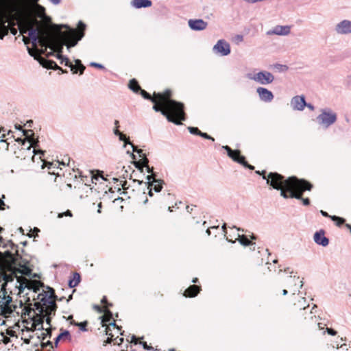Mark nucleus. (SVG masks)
Here are the masks:
<instances>
[{
    "mask_svg": "<svg viewBox=\"0 0 351 351\" xmlns=\"http://www.w3.org/2000/svg\"><path fill=\"white\" fill-rule=\"evenodd\" d=\"M289 279L290 280L293 281V282H294L295 285H296L297 282L299 280V277H296V276L292 277L291 276H290L289 277Z\"/></svg>",
    "mask_w": 351,
    "mask_h": 351,
    "instance_id": "59",
    "label": "nucleus"
},
{
    "mask_svg": "<svg viewBox=\"0 0 351 351\" xmlns=\"http://www.w3.org/2000/svg\"><path fill=\"white\" fill-rule=\"evenodd\" d=\"M164 183V181L161 180V182L154 183L152 186V190H154L155 192L158 193L160 192L162 189V184Z\"/></svg>",
    "mask_w": 351,
    "mask_h": 351,
    "instance_id": "41",
    "label": "nucleus"
},
{
    "mask_svg": "<svg viewBox=\"0 0 351 351\" xmlns=\"http://www.w3.org/2000/svg\"><path fill=\"white\" fill-rule=\"evenodd\" d=\"M236 40L238 41V42H241L243 41V36L242 35H237L236 36Z\"/></svg>",
    "mask_w": 351,
    "mask_h": 351,
    "instance_id": "64",
    "label": "nucleus"
},
{
    "mask_svg": "<svg viewBox=\"0 0 351 351\" xmlns=\"http://www.w3.org/2000/svg\"><path fill=\"white\" fill-rule=\"evenodd\" d=\"M263 180H266L267 184H269L273 189L279 191L281 188H285L286 190H290L291 187H300L297 184L295 176L289 177L285 179V177L277 172H270L268 176L263 175Z\"/></svg>",
    "mask_w": 351,
    "mask_h": 351,
    "instance_id": "4",
    "label": "nucleus"
},
{
    "mask_svg": "<svg viewBox=\"0 0 351 351\" xmlns=\"http://www.w3.org/2000/svg\"><path fill=\"white\" fill-rule=\"evenodd\" d=\"M199 136L208 140H211L212 141H215V138L213 137H212L211 136L208 135L207 133L205 132H201V133L199 134Z\"/></svg>",
    "mask_w": 351,
    "mask_h": 351,
    "instance_id": "51",
    "label": "nucleus"
},
{
    "mask_svg": "<svg viewBox=\"0 0 351 351\" xmlns=\"http://www.w3.org/2000/svg\"><path fill=\"white\" fill-rule=\"evenodd\" d=\"M3 247H10L12 250H15V254H13L10 252L14 256L20 255L18 252V245L14 244L11 240L8 241L5 243L3 245Z\"/></svg>",
    "mask_w": 351,
    "mask_h": 351,
    "instance_id": "31",
    "label": "nucleus"
},
{
    "mask_svg": "<svg viewBox=\"0 0 351 351\" xmlns=\"http://www.w3.org/2000/svg\"><path fill=\"white\" fill-rule=\"evenodd\" d=\"M146 179L147 181V182H145V184H147V188L152 186L154 183H156V182L159 183L160 182H161V180H159V179H156V178L152 179V175L147 176Z\"/></svg>",
    "mask_w": 351,
    "mask_h": 351,
    "instance_id": "36",
    "label": "nucleus"
},
{
    "mask_svg": "<svg viewBox=\"0 0 351 351\" xmlns=\"http://www.w3.org/2000/svg\"><path fill=\"white\" fill-rule=\"evenodd\" d=\"M75 65L73 64V66H74V71H75L76 72L73 71V73H77V69H78V71L80 72V75H82L85 70V66L82 64L81 60L79 59H76L75 60Z\"/></svg>",
    "mask_w": 351,
    "mask_h": 351,
    "instance_id": "28",
    "label": "nucleus"
},
{
    "mask_svg": "<svg viewBox=\"0 0 351 351\" xmlns=\"http://www.w3.org/2000/svg\"><path fill=\"white\" fill-rule=\"evenodd\" d=\"M238 237H239L238 241L242 245L249 246L252 244V241L250 240H249V239L247 237V236L243 235V234L240 236L239 234H238Z\"/></svg>",
    "mask_w": 351,
    "mask_h": 351,
    "instance_id": "32",
    "label": "nucleus"
},
{
    "mask_svg": "<svg viewBox=\"0 0 351 351\" xmlns=\"http://www.w3.org/2000/svg\"><path fill=\"white\" fill-rule=\"evenodd\" d=\"M27 50L29 56L33 57L34 60H38L40 64L45 68L48 69H55V70H60L62 73H67L66 71H63V69L60 67L53 60H46L42 57H40L37 53L34 52L29 47L27 46Z\"/></svg>",
    "mask_w": 351,
    "mask_h": 351,
    "instance_id": "10",
    "label": "nucleus"
},
{
    "mask_svg": "<svg viewBox=\"0 0 351 351\" xmlns=\"http://www.w3.org/2000/svg\"><path fill=\"white\" fill-rule=\"evenodd\" d=\"M135 167L141 171V172L143 171V167H145V165L142 163V159L139 161H137L134 163Z\"/></svg>",
    "mask_w": 351,
    "mask_h": 351,
    "instance_id": "49",
    "label": "nucleus"
},
{
    "mask_svg": "<svg viewBox=\"0 0 351 351\" xmlns=\"http://www.w3.org/2000/svg\"><path fill=\"white\" fill-rule=\"evenodd\" d=\"M21 258V255L14 256L10 250L0 252V282L3 281L0 292L8 291V283L14 281L16 274H23L20 268L22 267L20 263Z\"/></svg>",
    "mask_w": 351,
    "mask_h": 351,
    "instance_id": "2",
    "label": "nucleus"
},
{
    "mask_svg": "<svg viewBox=\"0 0 351 351\" xmlns=\"http://www.w3.org/2000/svg\"><path fill=\"white\" fill-rule=\"evenodd\" d=\"M148 162H149V160H148V158L147 157H144L143 158H142V163L143 164V165H145V167H146L147 171L148 173H152L153 168H150L149 167Z\"/></svg>",
    "mask_w": 351,
    "mask_h": 351,
    "instance_id": "44",
    "label": "nucleus"
},
{
    "mask_svg": "<svg viewBox=\"0 0 351 351\" xmlns=\"http://www.w3.org/2000/svg\"><path fill=\"white\" fill-rule=\"evenodd\" d=\"M15 278L16 279L15 289L19 290L18 295H21V293H23L27 286L23 282H22L21 276H18V274H16V278Z\"/></svg>",
    "mask_w": 351,
    "mask_h": 351,
    "instance_id": "26",
    "label": "nucleus"
},
{
    "mask_svg": "<svg viewBox=\"0 0 351 351\" xmlns=\"http://www.w3.org/2000/svg\"><path fill=\"white\" fill-rule=\"evenodd\" d=\"M213 51L219 53L222 56H228L230 53V45L223 39L219 40L213 47Z\"/></svg>",
    "mask_w": 351,
    "mask_h": 351,
    "instance_id": "15",
    "label": "nucleus"
},
{
    "mask_svg": "<svg viewBox=\"0 0 351 351\" xmlns=\"http://www.w3.org/2000/svg\"><path fill=\"white\" fill-rule=\"evenodd\" d=\"M34 306L40 314L46 311V313L49 315H55L57 308L56 303L47 293L41 298L40 302L34 303Z\"/></svg>",
    "mask_w": 351,
    "mask_h": 351,
    "instance_id": "6",
    "label": "nucleus"
},
{
    "mask_svg": "<svg viewBox=\"0 0 351 351\" xmlns=\"http://www.w3.org/2000/svg\"><path fill=\"white\" fill-rule=\"evenodd\" d=\"M8 34V27L5 25V22L0 23V40Z\"/></svg>",
    "mask_w": 351,
    "mask_h": 351,
    "instance_id": "33",
    "label": "nucleus"
},
{
    "mask_svg": "<svg viewBox=\"0 0 351 351\" xmlns=\"http://www.w3.org/2000/svg\"><path fill=\"white\" fill-rule=\"evenodd\" d=\"M189 27L193 31H202L207 27L208 23L203 19H190L188 22Z\"/></svg>",
    "mask_w": 351,
    "mask_h": 351,
    "instance_id": "18",
    "label": "nucleus"
},
{
    "mask_svg": "<svg viewBox=\"0 0 351 351\" xmlns=\"http://www.w3.org/2000/svg\"><path fill=\"white\" fill-rule=\"evenodd\" d=\"M188 130L191 134L199 136L201 131L196 127H189Z\"/></svg>",
    "mask_w": 351,
    "mask_h": 351,
    "instance_id": "46",
    "label": "nucleus"
},
{
    "mask_svg": "<svg viewBox=\"0 0 351 351\" xmlns=\"http://www.w3.org/2000/svg\"><path fill=\"white\" fill-rule=\"evenodd\" d=\"M5 203L3 199H0V210H4L5 209Z\"/></svg>",
    "mask_w": 351,
    "mask_h": 351,
    "instance_id": "63",
    "label": "nucleus"
},
{
    "mask_svg": "<svg viewBox=\"0 0 351 351\" xmlns=\"http://www.w3.org/2000/svg\"><path fill=\"white\" fill-rule=\"evenodd\" d=\"M131 5L136 9L149 8L152 5L151 0H132Z\"/></svg>",
    "mask_w": 351,
    "mask_h": 351,
    "instance_id": "21",
    "label": "nucleus"
},
{
    "mask_svg": "<svg viewBox=\"0 0 351 351\" xmlns=\"http://www.w3.org/2000/svg\"><path fill=\"white\" fill-rule=\"evenodd\" d=\"M71 324L78 326L80 328V330L82 331H87V325L88 322L86 321L82 322H75V321H71Z\"/></svg>",
    "mask_w": 351,
    "mask_h": 351,
    "instance_id": "34",
    "label": "nucleus"
},
{
    "mask_svg": "<svg viewBox=\"0 0 351 351\" xmlns=\"http://www.w3.org/2000/svg\"><path fill=\"white\" fill-rule=\"evenodd\" d=\"M233 160L243 165V167L247 163L245 156H241L240 152L237 154L236 158H233Z\"/></svg>",
    "mask_w": 351,
    "mask_h": 351,
    "instance_id": "37",
    "label": "nucleus"
},
{
    "mask_svg": "<svg viewBox=\"0 0 351 351\" xmlns=\"http://www.w3.org/2000/svg\"><path fill=\"white\" fill-rule=\"evenodd\" d=\"M106 335L108 336L106 339V340H105L104 341V346H106L107 344H110L112 342H114V339H113V337L114 335L112 334V333H109L108 332V329H106Z\"/></svg>",
    "mask_w": 351,
    "mask_h": 351,
    "instance_id": "42",
    "label": "nucleus"
},
{
    "mask_svg": "<svg viewBox=\"0 0 351 351\" xmlns=\"http://www.w3.org/2000/svg\"><path fill=\"white\" fill-rule=\"evenodd\" d=\"M140 343L143 346V347L145 350H154V348L152 346H148L147 344V343L145 341L141 342Z\"/></svg>",
    "mask_w": 351,
    "mask_h": 351,
    "instance_id": "54",
    "label": "nucleus"
},
{
    "mask_svg": "<svg viewBox=\"0 0 351 351\" xmlns=\"http://www.w3.org/2000/svg\"><path fill=\"white\" fill-rule=\"evenodd\" d=\"M301 199L304 206H308L310 204V199L308 197H306V198L302 197Z\"/></svg>",
    "mask_w": 351,
    "mask_h": 351,
    "instance_id": "58",
    "label": "nucleus"
},
{
    "mask_svg": "<svg viewBox=\"0 0 351 351\" xmlns=\"http://www.w3.org/2000/svg\"><path fill=\"white\" fill-rule=\"evenodd\" d=\"M128 87L136 93H138L139 90H141V86H139L137 80L134 78L130 80Z\"/></svg>",
    "mask_w": 351,
    "mask_h": 351,
    "instance_id": "27",
    "label": "nucleus"
},
{
    "mask_svg": "<svg viewBox=\"0 0 351 351\" xmlns=\"http://www.w3.org/2000/svg\"><path fill=\"white\" fill-rule=\"evenodd\" d=\"M80 275L77 272L73 274V277L69 280L68 285L70 288H74L80 282Z\"/></svg>",
    "mask_w": 351,
    "mask_h": 351,
    "instance_id": "25",
    "label": "nucleus"
},
{
    "mask_svg": "<svg viewBox=\"0 0 351 351\" xmlns=\"http://www.w3.org/2000/svg\"><path fill=\"white\" fill-rule=\"evenodd\" d=\"M23 315H28L29 316L30 313L33 311V309L31 308H26L25 307L23 309Z\"/></svg>",
    "mask_w": 351,
    "mask_h": 351,
    "instance_id": "53",
    "label": "nucleus"
},
{
    "mask_svg": "<svg viewBox=\"0 0 351 351\" xmlns=\"http://www.w3.org/2000/svg\"><path fill=\"white\" fill-rule=\"evenodd\" d=\"M119 141L124 142L123 147H125L128 144L130 145L132 144V143L130 141L129 138L126 136V135L123 133H121L119 136Z\"/></svg>",
    "mask_w": 351,
    "mask_h": 351,
    "instance_id": "40",
    "label": "nucleus"
},
{
    "mask_svg": "<svg viewBox=\"0 0 351 351\" xmlns=\"http://www.w3.org/2000/svg\"><path fill=\"white\" fill-rule=\"evenodd\" d=\"M61 332L56 337L54 344L55 346L57 347L58 345L59 341L64 338L69 339V341L71 340V336L70 334V332L67 330H62L61 329Z\"/></svg>",
    "mask_w": 351,
    "mask_h": 351,
    "instance_id": "24",
    "label": "nucleus"
},
{
    "mask_svg": "<svg viewBox=\"0 0 351 351\" xmlns=\"http://www.w3.org/2000/svg\"><path fill=\"white\" fill-rule=\"evenodd\" d=\"M330 219L333 221H336V225L337 226H341L346 222L345 219L338 217V216H336V215H332V217H330Z\"/></svg>",
    "mask_w": 351,
    "mask_h": 351,
    "instance_id": "39",
    "label": "nucleus"
},
{
    "mask_svg": "<svg viewBox=\"0 0 351 351\" xmlns=\"http://www.w3.org/2000/svg\"><path fill=\"white\" fill-rule=\"evenodd\" d=\"M49 296H51V299L57 298V296L56 295L54 290L53 289H50V295Z\"/></svg>",
    "mask_w": 351,
    "mask_h": 351,
    "instance_id": "61",
    "label": "nucleus"
},
{
    "mask_svg": "<svg viewBox=\"0 0 351 351\" xmlns=\"http://www.w3.org/2000/svg\"><path fill=\"white\" fill-rule=\"evenodd\" d=\"M297 184L300 187L296 186L295 187H291L290 190H286L285 188L279 189L280 191V195L285 199L295 198L302 199V195L304 191H311L313 188V185L308 181L304 179H297Z\"/></svg>",
    "mask_w": 351,
    "mask_h": 351,
    "instance_id": "5",
    "label": "nucleus"
},
{
    "mask_svg": "<svg viewBox=\"0 0 351 351\" xmlns=\"http://www.w3.org/2000/svg\"><path fill=\"white\" fill-rule=\"evenodd\" d=\"M90 66L99 69H105V67L103 64L95 62H91L90 63Z\"/></svg>",
    "mask_w": 351,
    "mask_h": 351,
    "instance_id": "50",
    "label": "nucleus"
},
{
    "mask_svg": "<svg viewBox=\"0 0 351 351\" xmlns=\"http://www.w3.org/2000/svg\"><path fill=\"white\" fill-rule=\"evenodd\" d=\"M321 114L317 117V121L319 125L324 128H329L337 121V114L330 108H324L321 110Z\"/></svg>",
    "mask_w": 351,
    "mask_h": 351,
    "instance_id": "8",
    "label": "nucleus"
},
{
    "mask_svg": "<svg viewBox=\"0 0 351 351\" xmlns=\"http://www.w3.org/2000/svg\"><path fill=\"white\" fill-rule=\"evenodd\" d=\"M131 342L134 343L135 345L138 344V341L136 339V337L135 335H132V337H131Z\"/></svg>",
    "mask_w": 351,
    "mask_h": 351,
    "instance_id": "62",
    "label": "nucleus"
},
{
    "mask_svg": "<svg viewBox=\"0 0 351 351\" xmlns=\"http://www.w3.org/2000/svg\"><path fill=\"white\" fill-rule=\"evenodd\" d=\"M156 103H154V106L152 107L153 110L157 112H160L164 117H166L169 122L173 123L176 125H181L182 121L180 120V118H177L176 115L171 113L169 110L166 108V107L161 104L160 100H158L156 97Z\"/></svg>",
    "mask_w": 351,
    "mask_h": 351,
    "instance_id": "9",
    "label": "nucleus"
},
{
    "mask_svg": "<svg viewBox=\"0 0 351 351\" xmlns=\"http://www.w3.org/2000/svg\"><path fill=\"white\" fill-rule=\"evenodd\" d=\"M201 290L200 286L193 285L189 286L184 293L185 297H195Z\"/></svg>",
    "mask_w": 351,
    "mask_h": 351,
    "instance_id": "22",
    "label": "nucleus"
},
{
    "mask_svg": "<svg viewBox=\"0 0 351 351\" xmlns=\"http://www.w3.org/2000/svg\"><path fill=\"white\" fill-rule=\"evenodd\" d=\"M94 308H95L99 313L104 312L107 315L112 317V313L110 310L103 311V309L98 305H95Z\"/></svg>",
    "mask_w": 351,
    "mask_h": 351,
    "instance_id": "45",
    "label": "nucleus"
},
{
    "mask_svg": "<svg viewBox=\"0 0 351 351\" xmlns=\"http://www.w3.org/2000/svg\"><path fill=\"white\" fill-rule=\"evenodd\" d=\"M313 240L316 244L322 247H326L329 244V239L325 237V231L323 229L315 232Z\"/></svg>",
    "mask_w": 351,
    "mask_h": 351,
    "instance_id": "17",
    "label": "nucleus"
},
{
    "mask_svg": "<svg viewBox=\"0 0 351 351\" xmlns=\"http://www.w3.org/2000/svg\"><path fill=\"white\" fill-rule=\"evenodd\" d=\"M334 30L338 35L351 34V21L343 19L339 21L335 25Z\"/></svg>",
    "mask_w": 351,
    "mask_h": 351,
    "instance_id": "14",
    "label": "nucleus"
},
{
    "mask_svg": "<svg viewBox=\"0 0 351 351\" xmlns=\"http://www.w3.org/2000/svg\"><path fill=\"white\" fill-rule=\"evenodd\" d=\"M47 346H50V347L53 348V344H52V342L51 341H47V342L42 343V344H41V347L43 348H45Z\"/></svg>",
    "mask_w": 351,
    "mask_h": 351,
    "instance_id": "56",
    "label": "nucleus"
},
{
    "mask_svg": "<svg viewBox=\"0 0 351 351\" xmlns=\"http://www.w3.org/2000/svg\"><path fill=\"white\" fill-rule=\"evenodd\" d=\"M24 135L25 136V138L27 139V141H23L21 139H18L17 141H22V145L25 147H26L27 149H30L31 147L36 148L38 146L39 141L38 139L34 138V133L32 130H27L24 132ZM34 154H36L38 153H41L43 155H44V152L42 150H36V149H34Z\"/></svg>",
    "mask_w": 351,
    "mask_h": 351,
    "instance_id": "13",
    "label": "nucleus"
},
{
    "mask_svg": "<svg viewBox=\"0 0 351 351\" xmlns=\"http://www.w3.org/2000/svg\"><path fill=\"white\" fill-rule=\"evenodd\" d=\"M295 305L297 306L300 309L305 310L306 307L309 306V304H306V300L305 298H302L300 300H298V303H295Z\"/></svg>",
    "mask_w": 351,
    "mask_h": 351,
    "instance_id": "38",
    "label": "nucleus"
},
{
    "mask_svg": "<svg viewBox=\"0 0 351 351\" xmlns=\"http://www.w3.org/2000/svg\"><path fill=\"white\" fill-rule=\"evenodd\" d=\"M275 68H276L278 70H279L281 72L287 71L289 69L287 65L280 64H275Z\"/></svg>",
    "mask_w": 351,
    "mask_h": 351,
    "instance_id": "47",
    "label": "nucleus"
},
{
    "mask_svg": "<svg viewBox=\"0 0 351 351\" xmlns=\"http://www.w3.org/2000/svg\"><path fill=\"white\" fill-rule=\"evenodd\" d=\"M58 27L60 29L66 28L67 30L62 32L61 29H59L58 36H49L47 40L49 44L47 45V48H49L51 50L56 49L57 51L56 57L61 60L60 63L64 62L65 66L70 67L72 71L76 72L74 71V66L69 61V59L64 56L62 53L64 45L66 46L67 49L69 51L71 47H75L84 36L86 25L82 21H80L78 22L79 30L71 28L68 25H60Z\"/></svg>",
    "mask_w": 351,
    "mask_h": 351,
    "instance_id": "1",
    "label": "nucleus"
},
{
    "mask_svg": "<svg viewBox=\"0 0 351 351\" xmlns=\"http://www.w3.org/2000/svg\"><path fill=\"white\" fill-rule=\"evenodd\" d=\"M0 144H1L2 147H5L6 149H8V143L5 141L1 140L0 141Z\"/></svg>",
    "mask_w": 351,
    "mask_h": 351,
    "instance_id": "60",
    "label": "nucleus"
},
{
    "mask_svg": "<svg viewBox=\"0 0 351 351\" xmlns=\"http://www.w3.org/2000/svg\"><path fill=\"white\" fill-rule=\"evenodd\" d=\"M48 336H51V334L47 332H42L40 336H38V339H41L42 340L45 339Z\"/></svg>",
    "mask_w": 351,
    "mask_h": 351,
    "instance_id": "57",
    "label": "nucleus"
},
{
    "mask_svg": "<svg viewBox=\"0 0 351 351\" xmlns=\"http://www.w3.org/2000/svg\"><path fill=\"white\" fill-rule=\"evenodd\" d=\"M247 77L262 85L271 84L274 80L273 74L267 71H261L254 75L248 74Z\"/></svg>",
    "mask_w": 351,
    "mask_h": 351,
    "instance_id": "12",
    "label": "nucleus"
},
{
    "mask_svg": "<svg viewBox=\"0 0 351 351\" xmlns=\"http://www.w3.org/2000/svg\"><path fill=\"white\" fill-rule=\"evenodd\" d=\"M9 7L6 0H0V10H3Z\"/></svg>",
    "mask_w": 351,
    "mask_h": 351,
    "instance_id": "48",
    "label": "nucleus"
},
{
    "mask_svg": "<svg viewBox=\"0 0 351 351\" xmlns=\"http://www.w3.org/2000/svg\"><path fill=\"white\" fill-rule=\"evenodd\" d=\"M291 32V27L289 25H277L276 26L273 30L268 31L267 34H276L280 36H287Z\"/></svg>",
    "mask_w": 351,
    "mask_h": 351,
    "instance_id": "20",
    "label": "nucleus"
},
{
    "mask_svg": "<svg viewBox=\"0 0 351 351\" xmlns=\"http://www.w3.org/2000/svg\"><path fill=\"white\" fill-rule=\"evenodd\" d=\"M305 105H306V102L304 95L295 96L291 100V106L295 110H303Z\"/></svg>",
    "mask_w": 351,
    "mask_h": 351,
    "instance_id": "16",
    "label": "nucleus"
},
{
    "mask_svg": "<svg viewBox=\"0 0 351 351\" xmlns=\"http://www.w3.org/2000/svg\"><path fill=\"white\" fill-rule=\"evenodd\" d=\"M154 95L177 118H180V120H186L184 104L171 99V91L169 89L163 93H154Z\"/></svg>",
    "mask_w": 351,
    "mask_h": 351,
    "instance_id": "3",
    "label": "nucleus"
},
{
    "mask_svg": "<svg viewBox=\"0 0 351 351\" xmlns=\"http://www.w3.org/2000/svg\"><path fill=\"white\" fill-rule=\"evenodd\" d=\"M222 149H225L227 152L228 156L233 160V158H236V156L239 153V149L232 150L229 146L223 145Z\"/></svg>",
    "mask_w": 351,
    "mask_h": 351,
    "instance_id": "29",
    "label": "nucleus"
},
{
    "mask_svg": "<svg viewBox=\"0 0 351 351\" xmlns=\"http://www.w3.org/2000/svg\"><path fill=\"white\" fill-rule=\"evenodd\" d=\"M32 320L33 322L32 326L34 327L35 329L38 330H44L43 328V322H44V316L42 315V317H38V315L36 314V317H34L32 318Z\"/></svg>",
    "mask_w": 351,
    "mask_h": 351,
    "instance_id": "23",
    "label": "nucleus"
},
{
    "mask_svg": "<svg viewBox=\"0 0 351 351\" xmlns=\"http://www.w3.org/2000/svg\"><path fill=\"white\" fill-rule=\"evenodd\" d=\"M9 293L10 294L8 295V291L0 292V312L4 316H9L17 308L16 305L11 304L12 302V298L10 295L12 294V291L10 290Z\"/></svg>",
    "mask_w": 351,
    "mask_h": 351,
    "instance_id": "7",
    "label": "nucleus"
},
{
    "mask_svg": "<svg viewBox=\"0 0 351 351\" xmlns=\"http://www.w3.org/2000/svg\"><path fill=\"white\" fill-rule=\"evenodd\" d=\"M139 91L141 92V96L145 99H147V100H149L151 101L152 103H156V98L155 97H153L150 95V94L149 93H147L146 90H143L141 88V90H139Z\"/></svg>",
    "mask_w": 351,
    "mask_h": 351,
    "instance_id": "35",
    "label": "nucleus"
},
{
    "mask_svg": "<svg viewBox=\"0 0 351 351\" xmlns=\"http://www.w3.org/2000/svg\"><path fill=\"white\" fill-rule=\"evenodd\" d=\"M123 341L124 339L123 337H117V338L114 339V343L119 346L123 343Z\"/></svg>",
    "mask_w": 351,
    "mask_h": 351,
    "instance_id": "52",
    "label": "nucleus"
},
{
    "mask_svg": "<svg viewBox=\"0 0 351 351\" xmlns=\"http://www.w3.org/2000/svg\"><path fill=\"white\" fill-rule=\"evenodd\" d=\"M133 152H136L139 154L140 157L143 158L144 157H147L145 154L143 153V150L141 149H138L136 146H135L133 143L131 144Z\"/></svg>",
    "mask_w": 351,
    "mask_h": 351,
    "instance_id": "43",
    "label": "nucleus"
},
{
    "mask_svg": "<svg viewBox=\"0 0 351 351\" xmlns=\"http://www.w3.org/2000/svg\"><path fill=\"white\" fill-rule=\"evenodd\" d=\"M222 149H225L227 152L228 156L233 160V158H236V156L239 153V149L232 150L229 146L223 145Z\"/></svg>",
    "mask_w": 351,
    "mask_h": 351,
    "instance_id": "30",
    "label": "nucleus"
},
{
    "mask_svg": "<svg viewBox=\"0 0 351 351\" xmlns=\"http://www.w3.org/2000/svg\"><path fill=\"white\" fill-rule=\"evenodd\" d=\"M40 29L38 28H32L28 32V36L30 39V41L33 46H36L37 45H40L42 47L47 49V45L49 44L48 38L49 35L45 34L43 37H38L40 34Z\"/></svg>",
    "mask_w": 351,
    "mask_h": 351,
    "instance_id": "11",
    "label": "nucleus"
},
{
    "mask_svg": "<svg viewBox=\"0 0 351 351\" xmlns=\"http://www.w3.org/2000/svg\"><path fill=\"white\" fill-rule=\"evenodd\" d=\"M260 99L264 102H270L274 99V94L271 91L269 90L264 87H258L256 89Z\"/></svg>",
    "mask_w": 351,
    "mask_h": 351,
    "instance_id": "19",
    "label": "nucleus"
},
{
    "mask_svg": "<svg viewBox=\"0 0 351 351\" xmlns=\"http://www.w3.org/2000/svg\"><path fill=\"white\" fill-rule=\"evenodd\" d=\"M326 332L328 335H332V336H334L337 334V331L331 328H327Z\"/></svg>",
    "mask_w": 351,
    "mask_h": 351,
    "instance_id": "55",
    "label": "nucleus"
}]
</instances>
